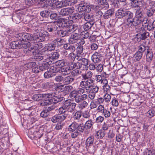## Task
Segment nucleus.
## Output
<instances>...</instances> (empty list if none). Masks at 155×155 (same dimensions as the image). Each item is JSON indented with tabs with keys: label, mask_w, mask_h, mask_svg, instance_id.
Masks as SVG:
<instances>
[{
	"label": "nucleus",
	"mask_w": 155,
	"mask_h": 155,
	"mask_svg": "<svg viewBox=\"0 0 155 155\" xmlns=\"http://www.w3.org/2000/svg\"><path fill=\"white\" fill-rule=\"evenodd\" d=\"M45 35L43 34L42 31H36L34 33V36L28 33H19L15 35V37L18 38V40H21L24 42H28L30 43L29 41H34L36 43H40L45 40ZM31 45L30 44L29 47Z\"/></svg>",
	"instance_id": "1"
},
{
	"label": "nucleus",
	"mask_w": 155,
	"mask_h": 155,
	"mask_svg": "<svg viewBox=\"0 0 155 155\" xmlns=\"http://www.w3.org/2000/svg\"><path fill=\"white\" fill-rule=\"evenodd\" d=\"M42 47L41 43L33 44L31 47H29L28 49L25 51V53L28 55H33L34 56V59L38 61H40L43 59V57L39 53L38 50Z\"/></svg>",
	"instance_id": "2"
},
{
	"label": "nucleus",
	"mask_w": 155,
	"mask_h": 155,
	"mask_svg": "<svg viewBox=\"0 0 155 155\" xmlns=\"http://www.w3.org/2000/svg\"><path fill=\"white\" fill-rule=\"evenodd\" d=\"M76 104L75 103H72L70 100H66L63 104L58 109L59 114H66L65 113L68 111L71 113L73 112Z\"/></svg>",
	"instance_id": "3"
},
{
	"label": "nucleus",
	"mask_w": 155,
	"mask_h": 155,
	"mask_svg": "<svg viewBox=\"0 0 155 155\" xmlns=\"http://www.w3.org/2000/svg\"><path fill=\"white\" fill-rule=\"evenodd\" d=\"M30 44L28 42H24L21 40L12 42L10 44V46L11 48L14 49L18 48L19 49L22 48H24V51L25 49H28Z\"/></svg>",
	"instance_id": "4"
},
{
	"label": "nucleus",
	"mask_w": 155,
	"mask_h": 155,
	"mask_svg": "<svg viewBox=\"0 0 155 155\" xmlns=\"http://www.w3.org/2000/svg\"><path fill=\"white\" fill-rule=\"evenodd\" d=\"M133 13L129 11L124 10L122 9L118 10L116 13V16L117 18H121L123 17L127 19H130L133 18Z\"/></svg>",
	"instance_id": "5"
},
{
	"label": "nucleus",
	"mask_w": 155,
	"mask_h": 155,
	"mask_svg": "<svg viewBox=\"0 0 155 155\" xmlns=\"http://www.w3.org/2000/svg\"><path fill=\"white\" fill-rule=\"evenodd\" d=\"M139 33L136 35V38L139 42L141 40H144L149 37V33L146 32L143 27H140L137 30Z\"/></svg>",
	"instance_id": "6"
},
{
	"label": "nucleus",
	"mask_w": 155,
	"mask_h": 155,
	"mask_svg": "<svg viewBox=\"0 0 155 155\" xmlns=\"http://www.w3.org/2000/svg\"><path fill=\"white\" fill-rule=\"evenodd\" d=\"M145 12L147 16L148 17L153 16L155 12V2H151L148 6L144 7Z\"/></svg>",
	"instance_id": "7"
},
{
	"label": "nucleus",
	"mask_w": 155,
	"mask_h": 155,
	"mask_svg": "<svg viewBox=\"0 0 155 155\" xmlns=\"http://www.w3.org/2000/svg\"><path fill=\"white\" fill-rule=\"evenodd\" d=\"M93 82V80L91 79L86 80H84L82 79V81L80 83L79 86L84 88L86 91H88V90L91 88L93 86L92 85Z\"/></svg>",
	"instance_id": "8"
},
{
	"label": "nucleus",
	"mask_w": 155,
	"mask_h": 155,
	"mask_svg": "<svg viewBox=\"0 0 155 155\" xmlns=\"http://www.w3.org/2000/svg\"><path fill=\"white\" fill-rule=\"evenodd\" d=\"M97 8V6L93 5H81L78 7L79 11L84 12L88 13L91 11H95Z\"/></svg>",
	"instance_id": "9"
},
{
	"label": "nucleus",
	"mask_w": 155,
	"mask_h": 155,
	"mask_svg": "<svg viewBox=\"0 0 155 155\" xmlns=\"http://www.w3.org/2000/svg\"><path fill=\"white\" fill-rule=\"evenodd\" d=\"M141 20L136 18H132L130 19H127L126 24L129 28H134L135 26L141 24Z\"/></svg>",
	"instance_id": "10"
},
{
	"label": "nucleus",
	"mask_w": 155,
	"mask_h": 155,
	"mask_svg": "<svg viewBox=\"0 0 155 155\" xmlns=\"http://www.w3.org/2000/svg\"><path fill=\"white\" fill-rule=\"evenodd\" d=\"M99 87L96 85H93L91 88L89 89L88 91H86L89 93L88 97V98L92 100L94 99L96 96V94L97 93L99 90Z\"/></svg>",
	"instance_id": "11"
},
{
	"label": "nucleus",
	"mask_w": 155,
	"mask_h": 155,
	"mask_svg": "<svg viewBox=\"0 0 155 155\" xmlns=\"http://www.w3.org/2000/svg\"><path fill=\"white\" fill-rule=\"evenodd\" d=\"M46 97H51L53 101V102L54 104L57 103L59 102L63 101L64 99V97H61V96L59 95L58 94L55 93H51L47 94L45 95Z\"/></svg>",
	"instance_id": "12"
},
{
	"label": "nucleus",
	"mask_w": 155,
	"mask_h": 155,
	"mask_svg": "<svg viewBox=\"0 0 155 155\" xmlns=\"http://www.w3.org/2000/svg\"><path fill=\"white\" fill-rule=\"evenodd\" d=\"M67 114H56L51 117V121L54 123H62L67 117Z\"/></svg>",
	"instance_id": "13"
},
{
	"label": "nucleus",
	"mask_w": 155,
	"mask_h": 155,
	"mask_svg": "<svg viewBox=\"0 0 155 155\" xmlns=\"http://www.w3.org/2000/svg\"><path fill=\"white\" fill-rule=\"evenodd\" d=\"M97 112L101 114L106 118L110 117L111 113L107 109L105 108L103 105H100L97 108Z\"/></svg>",
	"instance_id": "14"
},
{
	"label": "nucleus",
	"mask_w": 155,
	"mask_h": 155,
	"mask_svg": "<svg viewBox=\"0 0 155 155\" xmlns=\"http://www.w3.org/2000/svg\"><path fill=\"white\" fill-rule=\"evenodd\" d=\"M46 30L49 32H54L57 31L58 25L55 22L47 23L46 24Z\"/></svg>",
	"instance_id": "15"
},
{
	"label": "nucleus",
	"mask_w": 155,
	"mask_h": 155,
	"mask_svg": "<svg viewBox=\"0 0 155 155\" xmlns=\"http://www.w3.org/2000/svg\"><path fill=\"white\" fill-rule=\"evenodd\" d=\"M74 11V8L73 7L63 8L61 10L59 14L60 16H65L72 14Z\"/></svg>",
	"instance_id": "16"
},
{
	"label": "nucleus",
	"mask_w": 155,
	"mask_h": 155,
	"mask_svg": "<svg viewBox=\"0 0 155 155\" xmlns=\"http://www.w3.org/2000/svg\"><path fill=\"white\" fill-rule=\"evenodd\" d=\"M102 55L100 53L95 52L91 56V60L94 63H99L102 59Z\"/></svg>",
	"instance_id": "17"
},
{
	"label": "nucleus",
	"mask_w": 155,
	"mask_h": 155,
	"mask_svg": "<svg viewBox=\"0 0 155 155\" xmlns=\"http://www.w3.org/2000/svg\"><path fill=\"white\" fill-rule=\"evenodd\" d=\"M80 36L78 34L75 33L71 35L68 41L70 43L74 44L80 40Z\"/></svg>",
	"instance_id": "18"
},
{
	"label": "nucleus",
	"mask_w": 155,
	"mask_h": 155,
	"mask_svg": "<svg viewBox=\"0 0 155 155\" xmlns=\"http://www.w3.org/2000/svg\"><path fill=\"white\" fill-rule=\"evenodd\" d=\"M60 26L62 27H68L70 26V24L68 20L65 18H60L58 22Z\"/></svg>",
	"instance_id": "19"
},
{
	"label": "nucleus",
	"mask_w": 155,
	"mask_h": 155,
	"mask_svg": "<svg viewBox=\"0 0 155 155\" xmlns=\"http://www.w3.org/2000/svg\"><path fill=\"white\" fill-rule=\"evenodd\" d=\"M95 2L104 9L107 8L109 7L107 0H95Z\"/></svg>",
	"instance_id": "20"
},
{
	"label": "nucleus",
	"mask_w": 155,
	"mask_h": 155,
	"mask_svg": "<svg viewBox=\"0 0 155 155\" xmlns=\"http://www.w3.org/2000/svg\"><path fill=\"white\" fill-rule=\"evenodd\" d=\"M95 78L97 82L101 83L102 85L107 84V80L105 78V77L103 74H101V75H96Z\"/></svg>",
	"instance_id": "21"
},
{
	"label": "nucleus",
	"mask_w": 155,
	"mask_h": 155,
	"mask_svg": "<svg viewBox=\"0 0 155 155\" xmlns=\"http://www.w3.org/2000/svg\"><path fill=\"white\" fill-rule=\"evenodd\" d=\"M53 0H40L39 4L41 7L45 8L49 6H51Z\"/></svg>",
	"instance_id": "22"
},
{
	"label": "nucleus",
	"mask_w": 155,
	"mask_h": 155,
	"mask_svg": "<svg viewBox=\"0 0 155 155\" xmlns=\"http://www.w3.org/2000/svg\"><path fill=\"white\" fill-rule=\"evenodd\" d=\"M63 48L65 49L66 50L68 53H70L73 52L76 50V47L74 45H70L69 44H64Z\"/></svg>",
	"instance_id": "23"
},
{
	"label": "nucleus",
	"mask_w": 155,
	"mask_h": 155,
	"mask_svg": "<svg viewBox=\"0 0 155 155\" xmlns=\"http://www.w3.org/2000/svg\"><path fill=\"white\" fill-rule=\"evenodd\" d=\"M84 19L87 22H92L94 23L95 19L94 16L92 14H84Z\"/></svg>",
	"instance_id": "24"
},
{
	"label": "nucleus",
	"mask_w": 155,
	"mask_h": 155,
	"mask_svg": "<svg viewBox=\"0 0 155 155\" xmlns=\"http://www.w3.org/2000/svg\"><path fill=\"white\" fill-rule=\"evenodd\" d=\"M71 68L68 65V66L64 67L61 68V72L62 74L66 76L70 74L71 72Z\"/></svg>",
	"instance_id": "25"
},
{
	"label": "nucleus",
	"mask_w": 155,
	"mask_h": 155,
	"mask_svg": "<svg viewBox=\"0 0 155 155\" xmlns=\"http://www.w3.org/2000/svg\"><path fill=\"white\" fill-rule=\"evenodd\" d=\"M77 99L76 100V103H79L82 101H85L88 98V95L86 94H83L82 95H78L77 96Z\"/></svg>",
	"instance_id": "26"
},
{
	"label": "nucleus",
	"mask_w": 155,
	"mask_h": 155,
	"mask_svg": "<svg viewBox=\"0 0 155 155\" xmlns=\"http://www.w3.org/2000/svg\"><path fill=\"white\" fill-rule=\"evenodd\" d=\"M74 81V78L70 76H67L63 78V83L65 85H68L72 83Z\"/></svg>",
	"instance_id": "27"
},
{
	"label": "nucleus",
	"mask_w": 155,
	"mask_h": 155,
	"mask_svg": "<svg viewBox=\"0 0 155 155\" xmlns=\"http://www.w3.org/2000/svg\"><path fill=\"white\" fill-rule=\"evenodd\" d=\"M68 65H69V66H70L71 69H73L74 68L76 69H79L82 67L80 62H71L69 63Z\"/></svg>",
	"instance_id": "28"
},
{
	"label": "nucleus",
	"mask_w": 155,
	"mask_h": 155,
	"mask_svg": "<svg viewBox=\"0 0 155 155\" xmlns=\"http://www.w3.org/2000/svg\"><path fill=\"white\" fill-rule=\"evenodd\" d=\"M94 136L91 135L89 136L86 140L85 142L86 146L89 147L92 146L94 143Z\"/></svg>",
	"instance_id": "29"
},
{
	"label": "nucleus",
	"mask_w": 155,
	"mask_h": 155,
	"mask_svg": "<svg viewBox=\"0 0 155 155\" xmlns=\"http://www.w3.org/2000/svg\"><path fill=\"white\" fill-rule=\"evenodd\" d=\"M83 16L82 14L76 13L71 15L70 17L75 22H78V20L82 18Z\"/></svg>",
	"instance_id": "30"
},
{
	"label": "nucleus",
	"mask_w": 155,
	"mask_h": 155,
	"mask_svg": "<svg viewBox=\"0 0 155 155\" xmlns=\"http://www.w3.org/2000/svg\"><path fill=\"white\" fill-rule=\"evenodd\" d=\"M46 94H35L33 95L32 98L35 101H39L44 98V97H46L45 95Z\"/></svg>",
	"instance_id": "31"
},
{
	"label": "nucleus",
	"mask_w": 155,
	"mask_h": 155,
	"mask_svg": "<svg viewBox=\"0 0 155 155\" xmlns=\"http://www.w3.org/2000/svg\"><path fill=\"white\" fill-rule=\"evenodd\" d=\"M134 17L141 20L142 22L143 21V14L140 7L136 11Z\"/></svg>",
	"instance_id": "32"
},
{
	"label": "nucleus",
	"mask_w": 155,
	"mask_h": 155,
	"mask_svg": "<svg viewBox=\"0 0 155 155\" xmlns=\"http://www.w3.org/2000/svg\"><path fill=\"white\" fill-rule=\"evenodd\" d=\"M93 73L91 71H88L85 73L81 74V77L84 80H89L91 79V78L93 75Z\"/></svg>",
	"instance_id": "33"
},
{
	"label": "nucleus",
	"mask_w": 155,
	"mask_h": 155,
	"mask_svg": "<svg viewBox=\"0 0 155 155\" xmlns=\"http://www.w3.org/2000/svg\"><path fill=\"white\" fill-rule=\"evenodd\" d=\"M52 4L51 6L55 7L57 8H61L63 6L62 1L61 2L58 1V0H53L52 1Z\"/></svg>",
	"instance_id": "34"
},
{
	"label": "nucleus",
	"mask_w": 155,
	"mask_h": 155,
	"mask_svg": "<svg viewBox=\"0 0 155 155\" xmlns=\"http://www.w3.org/2000/svg\"><path fill=\"white\" fill-rule=\"evenodd\" d=\"M58 35L61 37H63L65 36H68L71 34V32L69 30H60L57 32Z\"/></svg>",
	"instance_id": "35"
},
{
	"label": "nucleus",
	"mask_w": 155,
	"mask_h": 155,
	"mask_svg": "<svg viewBox=\"0 0 155 155\" xmlns=\"http://www.w3.org/2000/svg\"><path fill=\"white\" fill-rule=\"evenodd\" d=\"M105 134V132L102 130H99L95 134L96 138L100 139H102L104 136Z\"/></svg>",
	"instance_id": "36"
},
{
	"label": "nucleus",
	"mask_w": 155,
	"mask_h": 155,
	"mask_svg": "<svg viewBox=\"0 0 155 155\" xmlns=\"http://www.w3.org/2000/svg\"><path fill=\"white\" fill-rule=\"evenodd\" d=\"M146 49L147 51L149 50V47L148 46H146L143 44H141L138 47L137 51L143 54Z\"/></svg>",
	"instance_id": "37"
},
{
	"label": "nucleus",
	"mask_w": 155,
	"mask_h": 155,
	"mask_svg": "<svg viewBox=\"0 0 155 155\" xmlns=\"http://www.w3.org/2000/svg\"><path fill=\"white\" fill-rule=\"evenodd\" d=\"M94 122L91 119H89L87 120L84 124L86 129L87 130L93 128V126Z\"/></svg>",
	"instance_id": "38"
},
{
	"label": "nucleus",
	"mask_w": 155,
	"mask_h": 155,
	"mask_svg": "<svg viewBox=\"0 0 155 155\" xmlns=\"http://www.w3.org/2000/svg\"><path fill=\"white\" fill-rule=\"evenodd\" d=\"M77 124L75 122L72 123L68 127V130L69 132L77 130Z\"/></svg>",
	"instance_id": "39"
},
{
	"label": "nucleus",
	"mask_w": 155,
	"mask_h": 155,
	"mask_svg": "<svg viewBox=\"0 0 155 155\" xmlns=\"http://www.w3.org/2000/svg\"><path fill=\"white\" fill-rule=\"evenodd\" d=\"M114 13V12L112 10L109 9L105 12L103 17L104 19H107L110 17Z\"/></svg>",
	"instance_id": "40"
},
{
	"label": "nucleus",
	"mask_w": 155,
	"mask_h": 155,
	"mask_svg": "<svg viewBox=\"0 0 155 155\" xmlns=\"http://www.w3.org/2000/svg\"><path fill=\"white\" fill-rule=\"evenodd\" d=\"M143 55V54L137 51L134 55V60L139 61L141 59Z\"/></svg>",
	"instance_id": "41"
},
{
	"label": "nucleus",
	"mask_w": 155,
	"mask_h": 155,
	"mask_svg": "<svg viewBox=\"0 0 155 155\" xmlns=\"http://www.w3.org/2000/svg\"><path fill=\"white\" fill-rule=\"evenodd\" d=\"M55 47V46L54 44L51 43L46 44L45 48V50L50 51L54 50Z\"/></svg>",
	"instance_id": "42"
},
{
	"label": "nucleus",
	"mask_w": 155,
	"mask_h": 155,
	"mask_svg": "<svg viewBox=\"0 0 155 155\" xmlns=\"http://www.w3.org/2000/svg\"><path fill=\"white\" fill-rule=\"evenodd\" d=\"M12 19L14 22L18 24L20 22L21 16L20 15L16 14L12 16Z\"/></svg>",
	"instance_id": "43"
},
{
	"label": "nucleus",
	"mask_w": 155,
	"mask_h": 155,
	"mask_svg": "<svg viewBox=\"0 0 155 155\" xmlns=\"http://www.w3.org/2000/svg\"><path fill=\"white\" fill-rule=\"evenodd\" d=\"M59 56L58 53L56 52H53L49 55V58L51 59H56L59 58Z\"/></svg>",
	"instance_id": "44"
},
{
	"label": "nucleus",
	"mask_w": 155,
	"mask_h": 155,
	"mask_svg": "<svg viewBox=\"0 0 155 155\" xmlns=\"http://www.w3.org/2000/svg\"><path fill=\"white\" fill-rule=\"evenodd\" d=\"M78 95V94H77V92L76 91V90H74L73 91H72L69 94V97L73 99L74 98V100L75 102L76 103V101L77 100H76V99H77V96Z\"/></svg>",
	"instance_id": "45"
},
{
	"label": "nucleus",
	"mask_w": 155,
	"mask_h": 155,
	"mask_svg": "<svg viewBox=\"0 0 155 155\" xmlns=\"http://www.w3.org/2000/svg\"><path fill=\"white\" fill-rule=\"evenodd\" d=\"M49 65L47 63L41 64L39 66L40 72L43 71L48 69Z\"/></svg>",
	"instance_id": "46"
},
{
	"label": "nucleus",
	"mask_w": 155,
	"mask_h": 155,
	"mask_svg": "<svg viewBox=\"0 0 155 155\" xmlns=\"http://www.w3.org/2000/svg\"><path fill=\"white\" fill-rule=\"evenodd\" d=\"M155 111L153 109H151L146 113V116L149 118H151L155 116Z\"/></svg>",
	"instance_id": "47"
},
{
	"label": "nucleus",
	"mask_w": 155,
	"mask_h": 155,
	"mask_svg": "<svg viewBox=\"0 0 155 155\" xmlns=\"http://www.w3.org/2000/svg\"><path fill=\"white\" fill-rule=\"evenodd\" d=\"M94 23L92 22H87L83 26V28L84 30L87 31L91 28Z\"/></svg>",
	"instance_id": "48"
},
{
	"label": "nucleus",
	"mask_w": 155,
	"mask_h": 155,
	"mask_svg": "<svg viewBox=\"0 0 155 155\" xmlns=\"http://www.w3.org/2000/svg\"><path fill=\"white\" fill-rule=\"evenodd\" d=\"M88 103L86 101H82L78 105L79 108L81 110H83L87 107Z\"/></svg>",
	"instance_id": "49"
},
{
	"label": "nucleus",
	"mask_w": 155,
	"mask_h": 155,
	"mask_svg": "<svg viewBox=\"0 0 155 155\" xmlns=\"http://www.w3.org/2000/svg\"><path fill=\"white\" fill-rule=\"evenodd\" d=\"M70 132L69 136L73 138H76L79 135V134L78 130L71 131Z\"/></svg>",
	"instance_id": "50"
},
{
	"label": "nucleus",
	"mask_w": 155,
	"mask_h": 155,
	"mask_svg": "<svg viewBox=\"0 0 155 155\" xmlns=\"http://www.w3.org/2000/svg\"><path fill=\"white\" fill-rule=\"evenodd\" d=\"M82 115L84 118H89L90 117V111L89 110H84L82 113Z\"/></svg>",
	"instance_id": "51"
},
{
	"label": "nucleus",
	"mask_w": 155,
	"mask_h": 155,
	"mask_svg": "<svg viewBox=\"0 0 155 155\" xmlns=\"http://www.w3.org/2000/svg\"><path fill=\"white\" fill-rule=\"evenodd\" d=\"M153 58V54L150 52L149 50H148L147 51V54L146 55V59L147 61H151Z\"/></svg>",
	"instance_id": "52"
},
{
	"label": "nucleus",
	"mask_w": 155,
	"mask_h": 155,
	"mask_svg": "<svg viewBox=\"0 0 155 155\" xmlns=\"http://www.w3.org/2000/svg\"><path fill=\"white\" fill-rule=\"evenodd\" d=\"M82 114L80 111H77L74 114L73 118L75 120H78L81 117Z\"/></svg>",
	"instance_id": "53"
},
{
	"label": "nucleus",
	"mask_w": 155,
	"mask_h": 155,
	"mask_svg": "<svg viewBox=\"0 0 155 155\" xmlns=\"http://www.w3.org/2000/svg\"><path fill=\"white\" fill-rule=\"evenodd\" d=\"M85 129H86L84 125L83 124H80L78 125L77 124V130L80 132H83L84 130Z\"/></svg>",
	"instance_id": "54"
},
{
	"label": "nucleus",
	"mask_w": 155,
	"mask_h": 155,
	"mask_svg": "<svg viewBox=\"0 0 155 155\" xmlns=\"http://www.w3.org/2000/svg\"><path fill=\"white\" fill-rule=\"evenodd\" d=\"M49 71L51 74H54V73L58 72L59 69L57 68L56 66H52L50 67Z\"/></svg>",
	"instance_id": "55"
},
{
	"label": "nucleus",
	"mask_w": 155,
	"mask_h": 155,
	"mask_svg": "<svg viewBox=\"0 0 155 155\" xmlns=\"http://www.w3.org/2000/svg\"><path fill=\"white\" fill-rule=\"evenodd\" d=\"M59 67L63 68L66 64H67L68 63L65 60H62L58 61L57 63Z\"/></svg>",
	"instance_id": "56"
},
{
	"label": "nucleus",
	"mask_w": 155,
	"mask_h": 155,
	"mask_svg": "<svg viewBox=\"0 0 155 155\" xmlns=\"http://www.w3.org/2000/svg\"><path fill=\"white\" fill-rule=\"evenodd\" d=\"M44 98H45L46 106L50 105L53 103V101L51 97H44Z\"/></svg>",
	"instance_id": "57"
},
{
	"label": "nucleus",
	"mask_w": 155,
	"mask_h": 155,
	"mask_svg": "<svg viewBox=\"0 0 155 155\" xmlns=\"http://www.w3.org/2000/svg\"><path fill=\"white\" fill-rule=\"evenodd\" d=\"M54 74H51L49 71L45 72L44 75V78H49L54 76Z\"/></svg>",
	"instance_id": "58"
},
{
	"label": "nucleus",
	"mask_w": 155,
	"mask_h": 155,
	"mask_svg": "<svg viewBox=\"0 0 155 155\" xmlns=\"http://www.w3.org/2000/svg\"><path fill=\"white\" fill-rule=\"evenodd\" d=\"M80 63L81 67H82V65L86 67L88 64V60L86 58H83L81 60Z\"/></svg>",
	"instance_id": "59"
},
{
	"label": "nucleus",
	"mask_w": 155,
	"mask_h": 155,
	"mask_svg": "<svg viewBox=\"0 0 155 155\" xmlns=\"http://www.w3.org/2000/svg\"><path fill=\"white\" fill-rule=\"evenodd\" d=\"M139 0H130L131 6L133 7L138 6Z\"/></svg>",
	"instance_id": "60"
},
{
	"label": "nucleus",
	"mask_w": 155,
	"mask_h": 155,
	"mask_svg": "<svg viewBox=\"0 0 155 155\" xmlns=\"http://www.w3.org/2000/svg\"><path fill=\"white\" fill-rule=\"evenodd\" d=\"M76 50L77 53L78 54H81L83 53V47L81 45L78 46L76 48Z\"/></svg>",
	"instance_id": "61"
},
{
	"label": "nucleus",
	"mask_w": 155,
	"mask_h": 155,
	"mask_svg": "<svg viewBox=\"0 0 155 155\" xmlns=\"http://www.w3.org/2000/svg\"><path fill=\"white\" fill-rule=\"evenodd\" d=\"M36 65V63L35 62H31L25 64V67H27V68H31L35 67Z\"/></svg>",
	"instance_id": "62"
},
{
	"label": "nucleus",
	"mask_w": 155,
	"mask_h": 155,
	"mask_svg": "<svg viewBox=\"0 0 155 155\" xmlns=\"http://www.w3.org/2000/svg\"><path fill=\"white\" fill-rule=\"evenodd\" d=\"M50 14V12L47 10L42 11L40 13V15L42 17H48Z\"/></svg>",
	"instance_id": "63"
},
{
	"label": "nucleus",
	"mask_w": 155,
	"mask_h": 155,
	"mask_svg": "<svg viewBox=\"0 0 155 155\" xmlns=\"http://www.w3.org/2000/svg\"><path fill=\"white\" fill-rule=\"evenodd\" d=\"M103 89L104 91L106 92H108L110 90V87L109 85L108 84V81L107 84H104L103 85Z\"/></svg>",
	"instance_id": "64"
}]
</instances>
